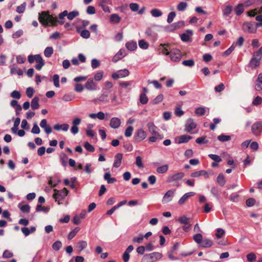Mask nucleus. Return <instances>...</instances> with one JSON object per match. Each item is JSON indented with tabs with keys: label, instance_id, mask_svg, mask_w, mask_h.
<instances>
[{
	"label": "nucleus",
	"instance_id": "obj_1",
	"mask_svg": "<svg viewBox=\"0 0 262 262\" xmlns=\"http://www.w3.org/2000/svg\"><path fill=\"white\" fill-rule=\"evenodd\" d=\"M38 19L45 26H56L58 23L57 17L50 15L49 11H42L39 13Z\"/></svg>",
	"mask_w": 262,
	"mask_h": 262
},
{
	"label": "nucleus",
	"instance_id": "obj_2",
	"mask_svg": "<svg viewBox=\"0 0 262 262\" xmlns=\"http://www.w3.org/2000/svg\"><path fill=\"white\" fill-rule=\"evenodd\" d=\"M54 191L55 193L53 194V198L56 201H58V204H60L59 201L63 200L69 193V191L66 188H64L61 190L54 189Z\"/></svg>",
	"mask_w": 262,
	"mask_h": 262
},
{
	"label": "nucleus",
	"instance_id": "obj_3",
	"mask_svg": "<svg viewBox=\"0 0 262 262\" xmlns=\"http://www.w3.org/2000/svg\"><path fill=\"white\" fill-rule=\"evenodd\" d=\"M147 137V133L142 128L138 129L134 135V140L137 142H140Z\"/></svg>",
	"mask_w": 262,
	"mask_h": 262
},
{
	"label": "nucleus",
	"instance_id": "obj_4",
	"mask_svg": "<svg viewBox=\"0 0 262 262\" xmlns=\"http://www.w3.org/2000/svg\"><path fill=\"white\" fill-rule=\"evenodd\" d=\"M182 57L180 50L177 49H171L170 51V57L172 61H179Z\"/></svg>",
	"mask_w": 262,
	"mask_h": 262
},
{
	"label": "nucleus",
	"instance_id": "obj_5",
	"mask_svg": "<svg viewBox=\"0 0 262 262\" xmlns=\"http://www.w3.org/2000/svg\"><path fill=\"white\" fill-rule=\"evenodd\" d=\"M251 130L255 136H259L262 132V122L259 121L254 123L252 126Z\"/></svg>",
	"mask_w": 262,
	"mask_h": 262
},
{
	"label": "nucleus",
	"instance_id": "obj_6",
	"mask_svg": "<svg viewBox=\"0 0 262 262\" xmlns=\"http://www.w3.org/2000/svg\"><path fill=\"white\" fill-rule=\"evenodd\" d=\"M243 30L250 33H256V27L251 22H245L243 25Z\"/></svg>",
	"mask_w": 262,
	"mask_h": 262
},
{
	"label": "nucleus",
	"instance_id": "obj_7",
	"mask_svg": "<svg viewBox=\"0 0 262 262\" xmlns=\"http://www.w3.org/2000/svg\"><path fill=\"white\" fill-rule=\"evenodd\" d=\"M261 58V57L255 56V54L253 53V57L249 62L250 67L252 69L258 67L260 64Z\"/></svg>",
	"mask_w": 262,
	"mask_h": 262
},
{
	"label": "nucleus",
	"instance_id": "obj_8",
	"mask_svg": "<svg viewBox=\"0 0 262 262\" xmlns=\"http://www.w3.org/2000/svg\"><path fill=\"white\" fill-rule=\"evenodd\" d=\"M129 73V71L126 69L121 70L113 73L112 77L114 79H117L128 76Z\"/></svg>",
	"mask_w": 262,
	"mask_h": 262
},
{
	"label": "nucleus",
	"instance_id": "obj_9",
	"mask_svg": "<svg viewBox=\"0 0 262 262\" xmlns=\"http://www.w3.org/2000/svg\"><path fill=\"white\" fill-rule=\"evenodd\" d=\"M85 88L88 91H92L97 90V85L92 78H89L84 85Z\"/></svg>",
	"mask_w": 262,
	"mask_h": 262
},
{
	"label": "nucleus",
	"instance_id": "obj_10",
	"mask_svg": "<svg viewBox=\"0 0 262 262\" xmlns=\"http://www.w3.org/2000/svg\"><path fill=\"white\" fill-rule=\"evenodd\" d=\"M192 138V137L189 135H183L177 137L175 141L178 144L185 143L188 142Z\"/></svg>",
	"mask_w": 262,
	"mask_h": 262
},
{
	"label": "nucleus",
	"instance_id": "obj_11",
	"mask_svg": "<svg viewBox=\"0 0 262 262\" xmlns=\"http://www.w3.org/2000/svg\"><path fill=\"white\" fill-rule=\"evenodd\" d=\"M196 127V124L191 119L187 120L185 125V131L188 133H191V131Z\"/></svg>",
	"mask_w": 262,
	"mask_h": 262
},
{
	"label": "nucleus",
	"instance_id": "obj_12",
	"mask_svg": "<svg viewBox=\"0 0 262 262\" xmlns=\"http://www.w3.org/2000/svg\"><path fill=\"white\" fill-rule=\"evenodd\" d=\"M161 257V254L158 252H154L148 255H145L142 259V262L146 260H151V261H154L157 259L160 258Z\"/></svg>",
	"mask_w": 262,
	"mask_h": 262
},
{
	"label": "nucleus",
	"instance_id": "obj_13",
	"mask_svg": "<svg viewBox=\"0 0 262 262\" xmlns=\"http://www.w3.org/2000/svg\"><path fill=\"white\" fill-rule=\"evenodd\" d=\"M174 190H169L166 192L162 199V203L166 204L171 201L173 197Z\"/></svg>",
	"mask_w": 262,
	"mask_h": 262
},
{
	"label": "nucleus",
	"instance_id": "obj_14",
	"mask_svg": "<svg viewBox=\"0 0 262 262\" xmlns=\"http://www.w3.org/2000/svg\"><path fill=\"white\" fill-rule=\"evenodd\" d=\"M184 177V173L182 172H178L171 175L168 178V182H176L181 180Z\"/></svg>",
	"mask_w": 262,
	"mask_h": 262
},
{
	"label": "nucleus",
	"instance_id": "obj_15",
	"mask_svg": "<svg viewBox=\"0 0 262 262\" xmlns=\"http://www.w3.org/2000/svg\"><path fill=\"white\" fill-rule=\"evenodd\" d=\"M195 193L194 192H189L184 194L179 200L178 203L180 205H182L185 203L187 200L191 196H194Z\"/></svg>",
	"mask_w": 262,
	"mask_h": 262
},
{
	"label": "nucleus",
	"instance_id": "obj_16",
	"mask_svg": "<svg viewBox=\"0 0 262 262\" xmlns=\"http://www.w3.org/2000/svg\"><path fill=\"white\" fill-rule=\"evenodd\" d=\"M123 158V155L121 153L117 154L115 156L114 162L113 164V166L116 168L119 167L121 163L122 160Z\"/></svg>",
	"mask_w": 262,
	"mask_h": 262
},
{
	"label": "nucleus",
	"instance_id": "obj_17",
	"mask_svg": "<svg viewBox=\"0 0 262 262\" xmlns=\"http://www.w3.org/2000/svg\"><path fill=\"white\" fill-rule=\"evenodd\" d=\"M35 62L37 63V64L35 66V68L37 70H40L42 67L45 65V61L40 55L37 54Z\"/></svg>",
	"mask_w": 262,
	"mask_h": 262
},
{
	"label": "nucleus",
	"instance_id": "obj_18",
	"mask_svg": "<svg viewBox=\"0 0 262 262\" xmlns=\"http://www.w3.org/2000/svg\"><path fill=\"white\" fill-rule=\"evenodd\" d=\"M201 176H204L206 179H207L209 177V174L208 172L204 170L195 171L191 174V177L193 178H198Z\"/></svg>",
	"mask_w": 262,
	"mask_h": 262
},
{
	"label": "nucleus",
	"instance_id": "obj_19",
	"mask_svg": "<svg viewBox=\"0 0 262 262\" xmlns=\"http://www.w3.org/2000/svg\"><path fill=\"white\" fill-rule=\"evenodd\" d=\"M88 246V243L84 241H80L76 243L75 248L79 252L85 249Z\"/></svg>",
	"mask_w": 262,
	"mask_h": 262
},
{
	"label": "nucleus",
	"instance_id": "obj_20",
	"mask_svg": "<svg viewBox=\"0 0 262 262\" xmlns=\"http://www.w3.org/2000/svg\"><path fill=\"white\" fill-rule=\"evenodd\" d=\"M120 124L121 121L120 119L117 117H114L111 119L110 125L112 128H117L120 126Z\"/></svg>",
	"mask_w": 262,
	"mask_h": 262
},
{
	"label": "nucleus",
	"instance_id": "obj_21",
	"mask_svg": "<svg viewBox=\"0 0 262 262\" xmlns=\"http://www.w3.org/2000/svg\"><path fill=\"white\" fill-rule=\"evenodd\" d=\"M125 55V53L124 50H120L119 52L113 57V61L114 62H117L118 60L121 59Z\"/></svg>",
	"mask_w": 262,
	"mask_h": 262
},
{
	"label": "nucleus",
	"instance_id": "obj_22",
	"mask_svg": "<svg viewBox=\"0 0 262 262\" xmlns=\"http://www.w3.org/2000/svg\"><path fill=\"white\" fill-rule=\"evenodd\" d=\"M89 116L93 119L98 118L99 120H103L105 118V114L102 112H99L97 114L91 113L89 115Z\"/></svg>",
	"mask_w": 262,
	"mask_h": 262
},
{
	"label": "nucleus",
	"instance_id": "obj_23",
	"mask_svg": "<svg viewBox=\"0 0 262 262\" xmlns=\"http://www.w3.org/2000/svg\"><path fill=\"white\" fill-rule=\"evenodd\" d=\"M147 127L149 133L151 135L156 134H160L157 131V127L154 125L153 123H148Z\"/></svg>",
	"mask_w": 262,
	"mask_h": 262
},
{
	"label": "nucleus",
	"instance_id": "obj_24",
	"mask_svg": "<svg viewBox=\"0 0 262 262\" xmlns=\"http://www.w3.org/2000/svg\"><path fill=\"white\" fill-rule=\"evenodd\" d=\"M192 33H193L191 30H187L186 33H183L181 35V38L183 41H188L189 40Z\"/></svg>",
	"mask_w": 262,
	"mask_h": 262
},
{
	"label": "nucleus",
	"instance_id": "obj_25",
	"mask_svg": "<svg viewBox=\"0 0 262 262\" xmlns=\"http://www.w3.org/2000/svg\"><path fill=\"white\" fill-rule=\"evenodd\" d=\"M207 112H209V108H205L204 107H197L195 110V113L198 116H203Z\"/></svg>",
	"mask_w": 262,
	"mask_h": 262
},
{
	"label": "nucleus",
	"instance_id": "obj_26",
	"mask_svg": "<svg viewBox=\"0 0 262 262\" xmlns=\"http://www.w3.org/2000/svg\"><path fill=\"white\" fill-rule=\"evenodd\" d=\"M69 128V125L68 124H55L54 126V129L56 130H62L64 131H67Z\"/></svg>",
	"mask_w": 262,
	"mask_h": 262
},
{
	"label": "nucleus",
	"instance_id": "obj_27",
	"mask_svg": "<svg viewBox=\"0 0 262 262\" xmlns=\"http://www.w3.org/2000/svg\"><path fill=\"white\" fill-rule=\"evenodd\" d=\"M163 138V136L162 135L155 134L149 137L148 138V141L149 142L154 143L156 142L157 140H162Z\"/></svg>",
	"mask_w": 262,
	"mask_h": 262
},
{
	"label": "nucleus",
	"instance_id": "obj_28",
	"mask_svg": "<svg viewBox=\"0 0 262 262\" xmlns=\"http://www.w3.org/2000/svg\"><path fill=\"white\" fill-rule=\"evenodd\" d=\"M31 106L33 110H36L39 108V98L38 97H35L32 100Z\"/></svg>",
	"mask_w": 262,
	"mask_h": 262
},
{
	"label": "nucleus",
	"instance_id": "obj_29",
	"mask_svg": "<svg viewBox=\"0 0 262 262\" xmlns=\"http://www.w3.org/2000/svg\"><path fill=\"white\" fill-rule=\"evenodd\" d=\"M20 119L16 118L14 121L13 126L11 128V131L13 133L16 134L18 130V127L20 124Z\"/></svg>",
	"mask_w": 262,
	"mask_h": 262
},
{
	"label": "nucleus",
	"instance_id": "obj_30",
	"mask_svg": "<svg viewBox=\"0 0 262 262\" xmlns=\"http://www.w3.org/2000/svg\"><path fill=\"white\" fill-rule=\"evenodd\" d=\"M126 47L130 51H134L137 47V43L134 41H128L126 43Z\"/></svg>",
	"mask_w": 262,
	"mask_h": 262
},
{
	"label": "nucleus",
	"instance_id": "obj_31",
	"mask_svg": "<svg viewBox=\"0 0 262 262\" xmlns=\"http://www.w3.org/2000/svg\"><path fill=\"white\" fill-rule=\"evenodd\" d=\"M104 178L105 180L107 181V183L109 184H112L116 182V179L115 178H112L111 177V174L109 172L105 173L104 176Z\"/></svg>",
	"mask_w": 262,
	"mask_h": 262
},
{
	"label": "nucleus",
	"instance_id": "obj_32",
	"mask_svg": "<svg viewBox=\"0 0 262 262\" xmlns=\"http://www.w3.org/2000/svg\"><path fill=\"white\" fill-rule=\"evenodd\" d=\"M121 18L117 14H113L110 16V21L112 23H118L120 21Z\"/></svg>",
	"mask_w": 262,
	"mask_h": 262
},
{
	"label": "nucleus",
	"instance_id": "obj_33",
	"mask_svg": "<svg viewBox=\"0 0 262 262\" xmlns=\"http://www.w3.org/2000/svg\"><path fill=\"white\" fill-rule=\"evenodd\" d=\"M163 47V49L161 51V53L165 55H170V51L171 50H170V47L168 45H161Z\"/></svg>",
	"mask_w": 262,
	"mask_h": 262
},
{
	"label": "nucleus",
	"instance_id": "obj_34",
	"mask_svg": "<svg viewBox=\"0 0 262 262\" xmlns=\"http://www.w3.org/2000/svg\"><path fill=\"white\" fill-rule=\"evenodd\" d=\"M164 98V96L162 94H159L158 95L154 100H152L151 103L153 104H157L161 102Z\"/></svg>",
	"mask_w": 262,
	"mask_h": 262
},
{
	"label": "nucleus",
	"instance_id": "obj_35",
	"mask_svg": "<svg viewBox=\"0 0 262 262\" xmlns=\"http://www.w3.org/2000/svg\"><path fill=\"white\" fill-rule=\"evenodd\" d=\"M97 100L100 102H108V95L107 94L103 93L98 98Z\"/></svg>",
	"mask_w": 262,
	"mask_h": 262
},
{
	"label": "nucleus",
	"instance_id": "obj_36",
	"mask_svg": "<svg viewBox=\"0 0 262 262\" xmlns=\"http://www.w3.org/2000/svg\"><path fill=\"white\" fill-rule=\"evenodd\" d=\"M188 5L187 3L184 2H181L178 4L177 9L179 11H183L186 9Z\"/></svg>",
	"mask_w": 262,
	"mask_h": 262
},
{
	"label": "nucleus",
	"instance_id": "obj_37",
	"mask_svg": "<svg viewBox=\"0 0 262 262\" xmlns=\"http://www.w3.org/2000/svg\"><path fill=\"white\" fill-rule=\"evenodd\" d=\"M212 245V242L211 241L208 239H205L203 241H202V243H201V246L205 248H209L211 247Z\"/></svg>",
	"mask_w": 262,
	"mask_h": 262
},
{
	"label": "nucleus",
	"instance_id": "obj_38",
	"mask_svg": "<svg viewBox=\"0 0 262 262\" xmlns=\"http://www.w3.org/2000/svg\"><path fill=\"white\" fill-rule=\"evenodd\" d=\"M148 98L145 93H142L140 96V102L143 104H145L148 102Z\"/></svg>",
	"mask_w": 262,
	"mask_h": 262
},
{
	"label": "nucleus",
	"instance_id": "obj_39",
	"mask_svg": "<svg viewBox=\"0 0 262 262\" xmlns=\"http://www.w3.org/2000/svg\"><path fill=\"white\" fill-rule=\"evenodd\" d=\"M79 14V13L78 11H73L69 13H68L67 16L69 20H73L75 17L78 16Z\"/></svg>",
	"mask_w": 262,
	"mask_h": 262
},
{
	"label": "nucleus",
	"instance_id": "obj_40",
	"mask_svg": "<svg viewBox=\"0 0 262 262\" xmlns=\"http://www.w3.org/2000/svg\"><path fill=\"white\" fill-rule=\"evenodd\" d=\"M77 31L79 33H80V35L81 37L84 38H88L90 37V34L88 30H84L80 31V28L77 27Z\"/></svg>",
	"mask_w": 262,
	"mask_h": 262
},
{
	"label": "nucleus",
	"instance_id": "obj_41",
	"mask_svg": "<svg viewBox=\"0 0 262 262\" xmlns=\"http://www.w3.org/2000/svg\"><path fill=\"white\" fill-rule=\"evenodd\" d=\"M217 183L221 186H223L225 185L226 183V180L224 176L222 173H220L219 174L217 178Z\"/></svg>",
	"mask_w": 262,
	"mask_h": 262
},
{
	"label": "nucleus",
	"instance_id": "obj_42",
	"mask_svg": "<svg viewBox=\"0 0 262 262\" xmlns=\"http://www.w3.org/2000/svg\"><path fill=\"white\" fill-rule=\"evenodd\" d=\"M104 72L102 71L97 72L94 76V78L96 81H99L103 78Z\"/></svg>",
	"mask_w": 262,
	"mask_h": 262
},
{
	"label": "nucleus",
	"instance_id": "obj_43",
	"mask_svg": "<svg viewBox=\"0 0 262 262\" xmlns=\"http://www.w3.org/2000/svg\"><path fill=\"white\" fill-rule=\"evenodd\" d=\"M53 53V49L52 47H47L44 51V55L47 57H50Z\"/></svg>",
	"mask_w": 262,
	"mask_h": 262
},
{
	"label": "nucleus",
	"instance_id": "obj_44",
	"mask_svg": "<svg viewBox=\"0 0 262 262\" xmlns=\"http://www.w3.org/2000/svg\"><path fill=\"white\" fill-rule=\"evenodd\" d=\"M244 11V6L243 4H238L235 8V11L237 15L241 14Z\"/></svg>",
	"mask_w": 262,
	"mask_h": 262
},
{
	"label": "nucleus",
	"instance_id": "obj_45",
	"mask_svg": "<svg viewBox=\"0 0 262 262\" xmlns=\"http://www.w3.org/2000/svg\"><path fill=\"white\" fill-rule=\"evenodd\" d=\"M79 230L80 228L79 227H76L72 231H71L68 235L69 239H71L74 237L77 233L79 231Z\"/></svg>",
	"mask_w": 262,
	"mask_h": 262
},
{
	"label": "nucleus",
	"instance_id": "obj_46",
	"mask_svg": "<svg viewBox=\"0 0 262 262\" xmlns=\"http://www.w3.org/2000/svg\"><path fill=\"white\" fill-rule=\"evenodd\" d=\"M168 169V166L167 165H164L161 166H160L157 168V171L159 173H163L166 172Z\"/></svg>",
	"mask_w": 262,
	"mask_h": 262
},
{
	"label": "nucleus",
	"instance_id": "obj_47",
	"mask_svg": "<svg viewBox=\"0 0 262 262\" xmlns=\"http://www.w3.org/2000/svg\"><path fill=\"white\" fill-rule=\"evenodd\" d=\"M134 130V128L132 126H128L124 133L125 136L126 137H130L132 135L133 132Z\"/></svg>",
	"mask_w": 262,
	"mask_h": 262
},
{
	"label": "nucleus",
	"instance_id": "obj_48",
	"mask_svg": "<svg viewBox=\"0 0 262 262\" xmlns=\"http://www.w3.org/2000/svg\"><path fill=\"white\" fill-rule=\"evenodd\" d=\"M232 10V6H231L230 5L226 6L223 10V14L225 15H228L231 13Z\"/></svg>",
	"mask_w": 262,
	"mask_h": 262
},
{
	"label": "nucleus",
	"instance_id": "obj_49",
	"mask_svg": "<svg viewBox=\"0 0 262 262\" xmlns=\"http://www.w3.org/2000/svg\"><path fill=\"white\" fill-rule=\"evenodd\" d=\"M217 139L221 142L228 141L230 140L231 137L228 135H221L217 137Z\"/></svg>",
	"mask_w": 262,
	"mask_h": 262
},
{
	"label": "nucleus",
	"instance_id": "obj_50",
	"mask_svg": "<svg viewBox=\"0 0 262 262\" xmlns=\"http://www.w3.org/2000/svg\"><path fill=\"white\" fill-rule=\"evenodd\" d=\"M10 104L12 107L15 108L17 111H20L21 110V107L19 104H18L17 101L15 100H12L11 101Z\"/></svg>",
	"mask_w": 262,
	"mask_h": 262
},
{
	"label": "nucleus",
	"instance_id": "obj_51",
	"mask_svg": "<svg viewBox=\"0 0 262 262\" xmlns=\"http://www.w3.org/2000/svg\"><path fill=\"white\" fill-rule=\"evenodd\" d=\"M221 121L220 118H214L213 119V123L210 124V128L211 130H214L216 127V125L219 124Z\"/></svg>",
	"mask_w": 262,
	"mask_h": 262
},
{
	"label": "nucleus",
	"instance_id": "obj_52",
	"mask_svg": "<svg viewBox=\"0 0 262 262\" xmlns=\"http://www.w3.org/2000/svg\"><path fill=\"white\" fill-rule=\"evenodd\" d=\"M195 141L198 144H206L208 143V140H206V137L205 136L197 138Z\"/></svg>",
	"mask_w": 262,
	"mask_h": 262
},
{
	"label": "nucleus",
	"instance_id": "obj_53",
	"mask_svg": "<svg viewBox=\"0 0 262 262\" xmlns=\"http://www.w3.org/2000/svg\"><path fill=\"white\" fill-rule=\"evenodd\" d=\"M139 46L141 49H147L148 47V43L144 40H141L139 41Z\"/></svg>",
	"mask_w": 262,
	"mask_h": 262
},
{
	"label": "nucleus",
	"instance_id": "obj_54",
	"mask_svg": "<svg viewBox=\"0 0 262 262\" xmlns=\"http://www.w3.org/2000/svg\"><path fill=\"white\" fill-rule=\"evenodd\" d=\"M136 164L139 168H143L144 167L142 162V159L140 156H138L136 157Z\"/></svg>",
	"mask_w": 262,
	"mask_h": 262
},
{
	"label": "nucleus",
	"instance_id": "obj_55",
	"mask_svg": "<svg viewBox=\"0 0 262 262\" xmlns=\"http://www.w3.org/2000/svg\"><path fill=\"white\" fill-rule=\"evenodd\" d=\"M225 234V231L223 229L219 228L216 230L215 236L217 238H221Z\"/></svg>",
	"mask_w": 262,
	"mask_h": 262
},
{
	"label": "nucleus",
	"instance_id": "obj_56",
	"mask_svg": "<svg viewBox=\"0 0 262 262\" xmlns=\"http://www.w3.org/2000/svg\"><path fill=\"white\" fill-rule=\"evenodd\" d=\"M74 96L71 94H66L62 98V99L65 101H70L73 100Z\"/></svg>",
	"mask_w": 262,
	"mask_h": 262
},
{
	"label": "nucleus",
	"instance_id": "obj_57",
	"mask_svg": "<svg viewBox=\"0 0 262 262\" xmlns=\"http://www.w3.org/2000/svg\"><path fill=\"white\" fill-rule=\"evenodd\" d=\"M19 208L22 212L25 213L29 212L30 209V206L28 204L20 206Z\"/></svg>",
	"mask_w": 262,
	"mask_h": 262
},
{
	"label": "nucleus",
	"instance_id": "obj_58",
	"mask_svg": "<svg viewBox=\"0 0 262 262\" xmlns=\"http://www.w3.org/2000/svg\"><path fill=\"white\" fill-rule=\"evenodd\" d=\"M256 255L254 253H250L247 255V258L249 262H253L256 260Z\"/></svg>",
	"mask_w": 262,
	"mask_h": 262
},
{
	"label": "nucleus",
	"instance_id": "obj_59",
	"mask_svg": "<svg viewBox=\"0 0 262 262\" xmlns=\"http://www.w3.org/2000/svg\"><path fill=\"white\" fill-rule=\"evenodd\" d=\"M36 210V211H38V212L44 211V212H47L49 211V208L44 206H42L41 205H37Z\"/></svg>",
	"mask_w": 262,
	"mask_h": 262
},
{
	"label": "nucleus",
	"instance_id": "obj_60",
	"mask_svg": "<svg viewBox=\"0 0 262 262\" xmlns=\"http://www.w3.org/2000/svg\"><path fill=\"white\" fill-rule=\"evenodd\" d=\"M84 146L85 148L89 151L93 152L95 150L94 147L88 142L84 143Z\"/></svg>",
	"mask_w": 262,
	"mask_h": 262
},
{
	"label": "nucleus",
	"instance_id": "obj_61",
	"mask_svg": "<svg viewBox=\"0 0 262 262\" xmlns=\"http://www.w3.org/2000/svg\"><path fill=\"white\" fill-rule=\"evenodd\" d=\"M178 221L182 224H187L189 223V219L185 216H182L178 219Z\"/></svg>",
	"mask_w": 262,
	"mask_h": 262
},
{
	"label": "nucleus",
	"instance_id": "obj_62",
	"mask_svg": "<svg viewBox=\"0 0 262 262\" xmlns=\"http://www.w3.org/2000/svg\"><path fill=\"white\" fill-rule=\"evenodd\" d=\"M202 235L201 234H197L193 236V239L195 242H196L198 244H200L202 242Z\"/></svg>",
	"mask_w": 262,
	"mask_h": 262
},
{
	"label": "nucleus",
	"instance_id": "obj_63",
	"mask_svg": "<svg viewBox=\"0 0 262 262\" xmlns=\"http://www.w3.org/2000/svg\"><path fill=\"white\" fill-rule=\"evenodd\" d=\"M257 14H259V13L258 12V10L257 8L253 9V10H251L247 12L248 15L250 17H253Z\"/></svg>",
	"mask_w": 262,
	"mask_h": 262
},
{
	"label": "nucleus",
	"instance_id": "obj_64",
	"mask_svg": "<svg viewBox=\"0 0 262 262\" xmlns=\"http://www.w3.org/2000/svg\"><path fill=\"white\" fill-rule=\"evenodd\" d=\"M151 14L154 17H159L162 15V12L158 9H154L151 10Z\"/></svg>",
	"mask_w": 262,
	"mask_h": 262
}]
</instances>
